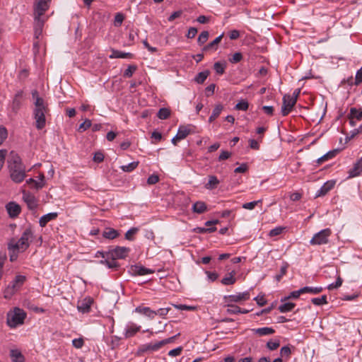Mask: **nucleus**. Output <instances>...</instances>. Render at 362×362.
<instances>
[{
  "label": "nucleus",
  "instance_id": "11",
  "mask_svg": "<svg viewBox=\"0 0 362 362\" xmlns=\"http://www.w3.org/2000/svg\"><path fill=\"white\" fill-rule=\"evenodd\" d=\"M23 199L26 203L28 208L30 210H35L37 209V200L35 197L30 192L25 190L23 191Z\"/></svg>",
  "mask_w": 362,
  "mask_h": 362
},
{
  "label": "nucleus",
  "instance_id": "32",
  "mask_svg": "<svg viewBox=\"0 0 362 362\" xmlns=\"http://www.w3.org/2000/svg\"><path fill=\"white\" fill-rule=\"evenodd\" d=\"M206 205L203 202H197L192 206V210L197 214H202L206 211Z\"/></svg>",
  "mask_w": 362,
  "mask_h": 362
},
{
  "label": "nucleus",
  "instance_id": "41",
  "mask_svg": "<svg viewBox=\"0 0 362 362\" xmlns=\"http://www.w3.org/2000/svg\"><path fill=\"white\" fill-rule=\"evenodd\" d=\"M301 294H303L302 288H300V289H299L298 291H292V292L290 293V294L288 296H285L284 298H282L281 299V302L286 301V300H289L291 298L297 299V298H299V296Z\"/></svg>",
  "mask_w": 362,
  "mask_h": 362
},
{
  "label": "nucleus",
  "instance_id": "43",
  "mask_svg": "<svg viewBox=\"0 0 362 362\" xmlns=\"http://www.w3.org/2000/svg\"><path fill=\"white\" fill-rule=\"evenodd\" d=\"M209 32L208 31H202L199 37H198V39H197V43L199 45H203L207 40H208V38H209Z\"/></svg>",
  "mask_w": 362,
  "mask_h": 362
},
{
  "label": "nucleus",
  "instance_id": "31",
  "mask_svg": "<svg viewBox=\"0 0 362 362\" xmlns=\"http://www.w3.org/2000/svg\"><path fill=\"white\" fill-rule=\"evenodd\" d=\"M339 153V150L338 149H334V150H332V151H329V152H327L326 154H325L324 156H321L320 158H319L317 160V163L318 164H321L323 162L329 160V159H331L332 158H334V156H336V155Z\"/></svg>",
  "mask_w": 362,
  "mask_h": 362
},
{
  "label": "nucleus",
  "instance_id": "21",
  "mask_svg": "<svg viewBox=\"0 0 362 362\" xmlns=\"http://www.w3.org/2000/svg\"><path fill=\"white\" fill-rule=\"evenodd\" d=\"M132 272L135 275L144 276L146 274H153L154 270L146 268L143 266L135 265L132 267Z\"/></svg>",
  "mask_w": 362,
  "mask_h": 362
},
{
  "label": "nucleus",
  "instance_id": "62",
  "mask_svg": "<svg viewBox=\"0 0 362 362\" xmlns=\"http://www.w3.org/2000/svg\"><path fill=\"white\" fill-rule=\"evenodd\" d=\"M72 344L75 348L81 349L83 346L84 341L82 338L74 339L72 340Z\"/></svg>",
  "mask_w": 362,
  "mask_h": 362
},
{
  "label": "nucleus",
  "instance_id": "29",
  "mask_svg": "<svg viewBox=\"0 0 362 362\" xmlns=\"http://www.w3.org/2000/svg\"><path fill=\"white\" fill-rule=\"evenodd\" d=\"M219 183H220V181L218 180V178L215 175H209V181L205 185V188L207 189H209V190L216 189Z\"/></svg>",
  "mask_w": 362,
  "mask_h": 362
},
{
  "label": "nucleus",
  "instance_id": "64",
  "mask_svg": "<svg viewBox=\"0 0 362 362\" xmlns=\"http://www.w3.org/2000/svg\"><path fill=\"white\" fill-rule=\"evenodd\" d=\"M248 169L247 165L246 163H243L239 167L236 168L234 170L235 173H244Z\"/></svg>",
  "mask_w": 362,
  "mask_h": 362
},
{
  "label": "nucleus",
  "instance_id": "56",
  "mask_svg": "<svg viewBox=\"0 0 362 362\" xmlns=\"http://www.w3.org/2000/svg\"><path fill=\"white\" fill-rule=\"evenodd\" d=\"M138 229L136 228H132L127 231L125 233V238L128 240H132L134 235L137 233Z\"/></svg>",
  "mask_w": 362,
  "mask_h": 362
},
{
  "label": "nucleus",
  "instance_id": "35",
  "mask_svg": "<svg viewBox=\"0 0 362 362\" xmlns=\"http://www.w3.org/2000/svg\"><path fill=\"white\" fill-rule=\"evenodd\" d=\"M226 68V63L225 62H217L214 64V69L216 74L222 75L225 72Z\"/></svg>",
  "mask_w": 362,
  "mask_h": 362
},
{
  "label": "nucleus",
  "instance_id": "60",
  "mask_svg": "<svg viewBox=\"0 0 362 362\" xmlns=\"http://www.w3.org/2000/svg\"><path fill=\"white\" fill-rule=\"evenodd\" d=\"M170 310V308H162L158 309V310L155 311L156 313V315H159L162 317H165L168 312Z\"/></svg>",
  "mask_w": 362,
  "mask_h": 362
},
{
  "label": "nucleus",
  "instance_id": "52",
  "mask_svg": "<svg viewBox=\"0 0 362 362\" xmlns=\"http://www.w3.org/2000/svg\"><path fill=\"white\" fill-rule=\"evenodd\" d=\"M91 121L86 119L83 123L79 125L78 132H83L91 127Z\"/></svg>",
  "mask_w": 362,
  "mask_h": 362
},
{
  "label": "nucleus",
  "instance_id": "23",
  "mask_svg": "<svg viewBox=\"0 0 362 362\" xmlns=\"http://www.w3.org/2000/svg\"><path fill=\"white\" fill-rule=\"evenodd\" d=\"M58 213L57 212H52L47 214L42 217H40L39 220V224L41 227H45L47 223L52 220H54L57 218Z\"/></svg>",
  "mask_w": 362,
  "mask_h": 362
},
{
  "label": "nucleus",
  "instance_id": "37",
  "mask_svg": "<svg viewBox=\"0 0 362 362\" xmlns=\"http://www.w3.org/2000/svg\"><path fill=\"white\" fill-rule=\"evenodd\" d=\"M235 272H230L228 276L224 277L221 280V283L223 285H233L235 283L236 279L234 276Z\"/></svg>",
  "mask_w": 362,
  "mask_h": 362
},
{
  "label": "nucleus",
  "instance_id": "39",
  "mask_svg": "<svg viewBox=\"0 0 362 362\" xmlns=\"http://www.w3.org/2000/svg\"><path fill=\"white\" fill-rule=\"evenodd\" d=\"M296 306V304L293 303H284L279 305V310L281 313H287L291 311Z\"/></svg>",
  "mask_w": 362,
  "mask_h": 362
},
{
  "label": "nucleus",
  "instance_id": "9",
  "mask_svg": "<svg viewBox=\"0 0 362 362\" xmlns=\"http://www.w3.org/2000/svg\"><path fill=\"white\" fill-rule=\"evenodd\" d=\"M250 298V292L245 291L238 293L233 295L224 296V300L226 303H238L241 301H246Z\"/></svg>",
  "mask_w": 362,
  "mask_h": 362
},
{
  "label": "nucleus",
  "instance_id": "44",
  "mask_svg": "<svg viewBox=\"0 0 362 362\" xmlns=\"http://www.w3.org/2000/svg\"><path fill=\"white\" fill-rule=\"evenodd\" d=\"M311 302L315 305H325L327 303V296L324 295L320 298H313L311 299Z\"/></svg>",
  "mask_w": 362,
  "mask_h": 362
},
{
  "label": "nucleus",
  "instance_id": "49",
  "mask_svg": "<svg viewBox=\"0 0 362 362\" xmlns=\"http://www.w3.org/2000/svg\"><path fill=\"white\" fill-rule=\"evenodd\" d=\"M248 107L249 103L247 101L243 100L235 105V109L238 110L246 111L248 109Z\"/></svg>",
  "mask_w": 362,
  "mask_h": 362
},
{
  "label": "nucleus",
  "instance_id": "54",
  "mask_svg": "<svg viewBox=\"0 0 362 362\" xmlns=\"http://www.w3.org/2000/svg\"><path fill=\"white\" fill-rule=\"evenodd\" d=\"M136 70V66L135 65H130L124 72V76L127 78H130L134 72Z\"/></svg>",
  "mask_w": 362,
  "mask_h": 362
},
{
  "label": "nucleus",
  "instance_id": "55",
  "mask_svg": "<svg viewBox=\"0 0 362 362\" xmlns=\"http://www.w3.org/2000/svg\"><path fill=\"white\" fill-rule=\"evenodd\" d=\"M279 345L280 343L279 340H270L267 343V347L272 351L276 350L279 346Z\"/></svg>",
  "mask_w": 362,
  "mask_h": 362
},
{
  "label": "nucleus",
  "instance_id": "50",
  "mask_svg": "<svg viewBox=\"0 0 362 362\" xmlns=\"http://www.w3.org/2000/svg\"><path fill=\"white\" fill-rule=\"evenodd\" d=\"M285 229H286V228L282 227V226L276 227L269 231V235L270 237L277 236V235L281 234L284 231Z\"/></svg>",
  "mask_w": 362,
  "mask_h": 362
},
{
  "label": "nucleus",
  "instance_id": "45",
  "mask_svg": "<svg viewBox=\"0 0 362 362\" xmlns=\"http://www.w3.org/2000/svg\"><path fill=\"white\" fill-rule=\"evenodd\" d=\"M288 264L287 262H284L281 267L280 272L276 275L275 279L277 281H279L281 278L286 274Z\"/></svg>",
  "mask_w": 362,
  "mask_h": 362
},
{
  "label": "nucleus",
  "instance_id": "14",
  "mask_svg": "<svg viewBox=\"0 0 362 362\" xmlns=\"http://www.w3.org/2000/svg\"><path fill=\"white\" fill-rule=\"evenodd\" d=\"M23 97V92L22 90L18 91L14 95L11 107L12 111L14 112L15 113H17V112L21 107Z\"/></svg>",
  "mask_w": 362,
  "mask_h": 362
},
{
  "label": "nucleus",
  "instance_id": "4",
  "mask_svg": "<svg viewBox=\"0 0 362 362\" xmlns=\"http://www.w3.org/2000/svg\"><path fill=\"white\" fill-rule=\"evenodd\" d=\"M26 313L19 308H15L7 314V325L11 328H15L23 324Z\"/></svg>",
  "mask_w": 362,
  "mask_h": 362
},
{
  "label": "nucleus",
  "instance_id": "46",
  "mask_svg": "<svg viewBox=\"0 0 362 362\" xmlns=\"http://www.w3.org/2000/svg\"><path fill=\"white\" fill-rule=\"evenodd\" d=\"M170 115V111L168 108H160L157 114L159 119H165Z\"/></svg>",
  "mask_w": 362,
  "mask_h": 362
},
{
  "label": "nucleus",
  "instance_id": "15",
  "mask_svg": "<svg viewBox=\"0 0 362 362\" xmlns=\"http://www.w3.org/2000/svg\"><path fill=\"white\" fill-rule=\"evenodd\" d=\"M34 20L35 36L36 38H38L42 33V28L46 18L44 17L37 18V16H34Z\"/></svg>",
  "mask_w": 362,
  "mask_h": 362
},
{
  "label": "nucleus",
  "instance_id": "40",
  "mask_svg": "<svg viewBox=\"0 0 362 362\" xmlns=\"http://www.w3.org/2000/svg\"><path fill=\"white\" fill-rule=\"evenodd\" d=\"M303 291V293H310L313 294H317L322 291L323 288L322 287H310V286H305L301 288Z\"/></svg>",
  "mask_w": 362,
  "mask_h": 362
},
{
  "label": "nucleus",
  "instance_id": "24",
  "mask_svg": "<svg viewBox=\"0 0 362 362\" xmlns=\"http://www.w3.org/2000/svg\"><path fill=\"white\" fill-rule=\"evenodd\" d=\"M134 55L133 54L130 52H124L116 49H112V54L110 55V59H115V58H128L132 59L133 58Z\"/></svg>",
  "mask_w": 362,
  "mask_h": 362
},
{
  "label": "nucleus",
  "instance_id": "63",
  "mask_svg": "<svg viewBox=\"0 0 362 362\" xmlns=\"http://www.w3.org/2000/svg\"><path fill=\"white\" fill-rule=\"evenodd\" d=\"M362 83V67L357 71L355 77V85H358Z\"/></svg>",
  "mask_w": 362,
  "mask_h": 362
},
{
  "label": "nucleus",
  "instance_id": "58",
  "mask_svg": "<svg viewBox=\"0 0 362 362\" xmlns=\"http://www.w3.org/2000/svg\"><path fill=\"white\" fill-rule=\"evenodd\" d=\"M291 354V349L288 346H283L280 350L281 357L288 358Z\"/></svg>",
  "mask_w": 362,
  "mask_h": 362
},
{
  "label": "nucleus",
  "instance_id": "34",
  "mask_svg": "<svg viewBox=\"0 0 362 362\" xmlns=\"http://www.w3.org/2000/svg\"><path fill=\"white\" fill-rule=\"evenodd\" d=\"M209 74L210 71L209 70L199 72L194 78V81L199 84H202Z\"/></svg>",
  "mask_w": 362,
  "mask_h": 362
},
{
  "label": "nucleus",
  "instance_id": "2",
  "mask_svg": "<svg viewBox=\"0 0 362 362\" xmlns=\"http://www.w3.org/2000/svg\"><path fill=\"white\" fill-rule=\"evenodd\" d=\"M32 97L35 100L33 115L35 121V127L40 130L46 125V115L49 110L44 99L39 96L37 90L32 91Z\"/></svg>",
  "mask_w": 362,
  "mask_h": 362
},
{
  "label": "nucleus",
  "instance_id": "16",
  "mask_svg": "<svg viewBox=\"0 0 362 362\" xmlns=\"http://www.w3.org/2000/svg\"><path fill=\"white\" fill-rule=\"evenodd\" d=\"M6 208L8 214L11 218L18 216L21 211L20 205L13 202L8 203L6 206Z\"/></svg>",
  "mask_w": 362,
  "mask_h": 362
},
{
  "label": "nucleus",
  "instance_id": "27",
  "mask_svg": "<svg viewBox=\"0 0 362 362\" xmlns=\"http://www.w3.org/2000/svg\"><path fill=\"white\" fill-rule=\"evenodd\" d=\"M332 270H333V272H335V274H336L337 280H336L335 283H332L327 286V288L329 290L338 288L339 287H340L341 286L342 282H343V280L339 275V270L337 268H332Z\"/></svg>",
  "mask_w": 362,
  "mask_h": 362
},
{
  "label": "nucleus",
  "instance_id": "48",
  "mask_svg": "<svg viewBox=\"0 0 362 362\" xmlns=\"http://www.w3.org/2000/svg\"><path fill=\"white\" fill-rule=\"evenodd\" d=\"M116 259H112L111 260H101L100 263L105 264L110 269H115L119 267L118 263L115 261Z\"/></svg>",
  "mask_w": 362,
  "mask_h": 362
},
{
  "label": "nucleus",
  "instance_id": "8",
  "mask_svg": "<svg viewBox=\"0 0 362 362\" xmlns=\"http://www.w3.org/2000/svg\"><path fill=\"white\" fill-rule=\"evenodd\" d=\"M51 0H36L34 5V16L42 17L49 8Z\"/></svg>",
  "mask_w": 362,
  "mask_h": 362
},
{
  "label": "nucleus",
  "instance_id": "26",
  "mask_svg": "<svg viewBox=\"0 0 362 362\" xmlns=\"http://www.w3.org/2000/svg\"><path fill=\"white\" fill-rule=\"evenodd\" d=\"M135 310L137 313L145 315L151 319H153L156 315L155 310H152L148 307H137Z\"/></svg>",
  "mask_w": 362,
  "mask_h": 362
},
{
  "label": "nucleus",
  "instance_id": "1",
  "mask_svg": "<svg viewBox=\"0 0 362 362\" xmlns=\"http://www.w3.org/2000/svg\"><path fill=\"white\" fill-rule=\"evenodd\" d=\"M7 163L11 180L16 183L22 182L26 177V170L18 154L11 151Z\"/></svg>",
  "mask_w": 362,
  "mask_h": 362
},
{
  "label": "nucleus",
  "instance_id": "10",
  "mask_svg": "<svg viewBox=\"0 0 362 362\" xmlns=\"http://www.w3.org/2000/svg\"><path fill=\"white\" fill-rule=\"evenodd\" d=\"M129 252V247L117 246L110 250L109 254L112 259H124Z\"/></svg>",
  "mask_w": 362,
  "mask_h": 362
},
{
  "label": "nucleus",
  "instance_id": "5",
  "mask_svg": "<svg viewBox=\"0 0 362 362\" xmlns=\"http://www.w3.org/2000/svg\"><path fill=\"white\" fill-rule=\"evenodd\" d=\"M26 277L23 275H17L15 279L8 285L4 291V298H10L14 295L24 284Z\"/></svg>",
  "mask_w": 362,
  "mask_h": 362
},
{
  "label": "nucleus",
  "instance_id": "20",
  "mask_svg": "<svg viewBox=\"0 0 362 362\" xmlns=\"http://www.w3.org/2000/svg\"><path fill=\"white\" fill-rule=\"evenodd\" d=\"M92 303L93 300L91 298H84L83 300L78 303L77 308L79 312L86 313L90 311Z\"/></svg>",
  "mask_w": 362,
  "mask_h": 362
},
{
  "label": "nucleus",
  "instance_id": "47",
  "mask_svg": "<svg viewBox=\"0 0 362 362\" xmlns=\"http://www.w3.org/2000/svg\"><path fill=\"white\" fill-rule=\"evenodd\" d=\"M227 313L228 314H238L240 311V308L238 305H233L232 303H227Z\"/></svg>",
  "mask_w": 362,
  "mask_h": 362
},
{
  "label": "nucleus",
  "instance_id": "51",
  "mask_svg": "<svg viewBox=\"0 0 362 362\" xmlns=\"http://www.w3.org/2000/svg\"><path fill=\"white\" fill-rule=\"evenodd\" d=\"M262 200L259 199L257 201H254L251 202L245 203L243 204V208L245 209L252 210L259 203H262Z\"/></svg>",
  "mask_w": 362,
  "mask_h": 362
},
{
  "label": "nucleus",
  "instance_id": "33",
  "mask_svg": "<svg viewBox=\"0 0 362 362\" xmlns=\"http://www.w3.org/2000/svg\"><path fill=\"white\" fill-rule=\"evenodd\" d=\"M223 108V105L221 104L216 105L215 108L212 112L211 115L209 118V122L210 123L214 122L220 115Z\"/></svg>",
  "mask_w": 362,
  "mask_h": 362
},
{
  "label": "nucleus",
  "instance_id": "3",
  "mask_svg": "<svg viewBox=\"0 0 362 362\" xmlns=\"http://www.w3.org/2000/svg\"><path fill=\"white\" fill-rule=\"evenodd\" d=\"M34 238V234L31 228H27L22 233L21 237L16 240L11 239L8 245V250L14 251H25Z\"/></svg>",
  "mask_w": 362,
  "mask_h": 362
},
{
  "label": "nucleus",
  "instance_id": "61",
  "mask_svg": "<svg viewBox=\"0 0 362 362\" xmlns=\"http://www.w3.org/2000/svg\"><path fill=\"white\" fill-rule=\"evenodd\" d=\"M179 335H180V333H178L177 334H176L172 337H170V338H168V339H165L158 341L160 347L161 348L164 345L173 342L175 339V338Z\"/></svg>",
  "mask_w": 362,
  "mask_h": 362
},
{
  "label": "nucleus",
  "instance_id": "12",
  "mask_svg": "<svg viewBox=\"0 0 362 362\" xmlns=\"http://www.w3.org/2000/svg\"><path fill=\"white\" fill-rule=\"evenodd\" d=\"M191 132V130L187 126H180L177 130V134L172 139V143L177 145V143L185 139Z\"/></svg>",
  "mask_w": 362,
  "mask_h": 362
},
{
  "label": "nucleus",
  "instance_id": "18",
  "mask_svg": "<svg viewBox=\"0 0 362 362\" xmlns=\"http://www.w3.org/2000/svg\"><path fill=\"white\" fill-rule=\"evenodd\" d=\"M362 172V157L358 160L351 168L348 173L349 177L352 178L358 176Z\"/></svg>",
  "mask_w": 362,
  "mask_h": 362
},
{
  "label": "nucleus",
  "instance_id": "38",
  "mask_svg": "<svg viewBox=\"0 0 362 362\" xmlns=\"http://www.w3.org/2000/svg\"><path fill=\"white\" fill-rule=\"evenodd\" d=\"M349 116L351 119H356L358 121L362 119V109L357 110L356 107H351L350 109Z\"/></svg>",
  "mask_w": 362,
  "mask_h": 362
},
{
  "label": "nucleus",
  "instance_id": "53",
  "mask_svg": "<svg viewBox=\"0 0 362 362\" xmlns=\"http://www.w3.org/2000/svg\"><path fill=\"white\" fill-rule=\"evenodd\" d=\"M243 59V55L240 52H235L229 58V62L232 64H236L240 62Z\"/></svg>",
  "mask_w": 362,
  "mask_h": 362
},
{
  "label": "nucleus",
  "instance_id": "42",
  "mask_svg": "<svg viewBox=\"0 0 362 362\" xmlns=\"http://www.w3.org/2000/svg\"><path fill=\"white\" fill-rule=\"evenodd\" d=\"M138 165H139V161H134L127 165L121 166V169L124 172L129 173V172L133 171L134 169H136Z\"/></svg>",
  "mask_w": 362,
  "mask_h": 362
},
{
  "label": "nucleus",
  "instance_id": "7",
  "mask_svg": "<svg viewBox=\"0 0 362 362\" xmlns=\"http://www.w3.org/2000/svg\"><path fill=\"white\" fill-rule=\"evenodd\" d=\"M296 98H291V95L286 94L283 97V104L281 107V115H288L296 105Z\"/></svg>",
  "mask_w": 362,
  "mask_h": 362
},
{
  "label": "nucleus",
  "instance_id": "17",
  "mask_svg": "<svg viewBox=\"0 0 362 362\" xmlns=\"http://www.w3.org/2000/svg\"><path fill=\"white\" fill-rule=\"evenodd\" d=\"M141 329V326L136 325L134 322L129 323L126 328L124 332V337L126 339L132 337L134 336Z\"/></svg>",
  "mask_w": 362,
  "mask_h": 362
},
{
  "label": "nucleus",
  "instance_id": "25",
  "mask_svg": "<svg viewBox=\"0 0 362 362\" xmlns=\"http://www.w3.org/2000/svg\"><path fill=\"white\" fill-rule=\"evenodd\" d=\"M10 357L13 362H25V357L18 349H11Z\"/></svg>",
  "mask_w": 362,
  "mask_h": 362
},
{
  "label": "nucleus",
  "instance_id": "28",
  "mask_svg": "<svg viewBox=\"0 0 362 362\" xmlns=\"http://www.w3.org/2000/svg\"><path fill=\"white\" fill-rule=\"evenodd\" d=\"M103 236L109 240H113L119 236V233L117 230L112 228H107L103 233Z\"/></svg>",
  "mask_w": 362,
  "mask_h": 362
},
{
  "label": "nucleus",
  "instance_id": "59",
  "mask_svg": "<svg viewBox=\"0 0 362 362\" xmlns=\"http://www.w3.org/2000/svg\"><path fill=\"white\" fill-rule=\"evenodd\" d=\"M173 305L175 308L180 310H190L191 311V310H194L196 309V308L194 306H190V305H182V304H180V305L173 304Z\"/></svg>",
  "mask_w": 362,
  "mask_h": 362
},
{
  "label": "nucleus",
  "instance_id": "22",
  "mask_svg": "<svg viewBox=\"0 0 362 362\" xmlns=\"http://www.w3.org/2000/svg\"><path fill=\"white\" fill-rule=\"evenodd\" d=\"M223 37V33L216 37L212 42L205 45L203 47V51L206 52L209 50L216 51L218 49V45L221 42Z\"/></svg>",
  "mask_w": 362,
  "mask_h": 362
},
{
  "label": "nucleus",
  "instance_id": "6",
  "mask_svg": "<svg viewBox=\"0 0 362 362\" xmlns=\"http://www.w3.org/2000/svg\"><path fill=\"white\" fill-rule=\"evenodd\" d=\"M331 235L332 230L330 228L323 229L313 235L312 239L310 240V244L312 245L327 244L329 243V238Z\"/></svg>",
  "mask_w": 362,
  "mask_h": 362
},
{
  "label": "nucleus",
  "instance_id": "36",
  "mask_svg": "<svg viewBox=\"0 0 362 362\" xmlns=\"http://www.w3.org/2000/svg\"><path fill=\"white\" fill-rule=\"evenodd\" d=\"M26 183L30 185L31 187H33L36 189H42L45 185V182H39L33 178H30L27 180Z\"/></svg>",
  "mask_w": 362,
  "mask_h": 362
},
{
  "label": "nucleus",
  "instance_id": "13",
  "mask_svg": "<svg viewBox=\"0 0 362 362\" xmlns=\"http://www.w3.org/2000/svg\"><path fill=\"white\" fill-rule=\"evenodd\" d=\"M160 349V345L158 342L156 343H149V344H144L141 345L138 349V354L142 355L143 354L146 352H153L156 351Z\"/></svg>",
  "mask_w": 362,
  "mask_h": 362
},
{
  "label": "nucleus",
  "instance_id": "57",
  "mask_svg": "<svg viewBox=\"0 0 362 362\" xmlns=\"http://www.w3.org/2000/svg\"><path fill=\"white\" fill-rule=\"evenodd\" d=\"M124 19V16L121 13H117L115 16L114 25L115 26H120Z\"/></svg>",
  "mask_w": 362,
  "mask_h": 362
},
{
  "label": "nucleus",
  "instance_id": "30",
  "mask_svg": "<svg viewBox=\"0 0 362 362\" xmlns=\"http://www.w3.org/2000/svg\"><path fill=\"white\" fill-rule=\"evenodd\" d=\"M252 332L259 336L270 335L275 332L274 329L272 327H264L257 329H253Z\"/></svg>",
  "mask_w": 362,
  "mask_h": 362
},
{
  "label": "nucleus",
  "instance_id": "19",
  "mask_svg": "<svg viewBox=\"0 0 362 362\" xmlns=\"http://www.w3.org/2000/svg\"><path fill=\"white\" fill-rule=\"evenodd\" d=\"M335 185V181L329 180L324 183L320 189L316 193V197L325 196L328 192H329Z\"/></svg>",
  "mask_w": 362,
  "mask_h": 362
}]
</instances>
